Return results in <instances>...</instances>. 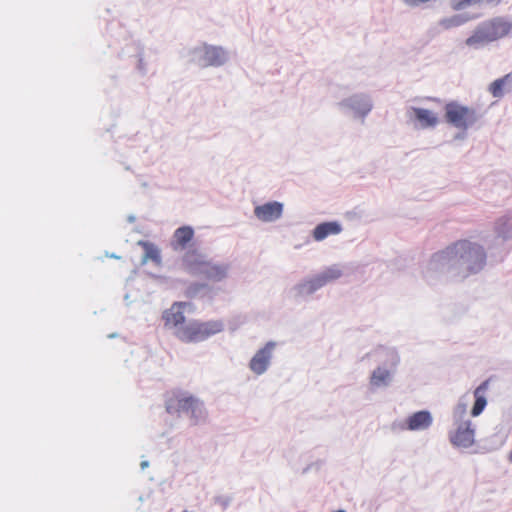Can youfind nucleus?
<instances>
[{
  "instance_id": "17",
  "label": "nucleus",
  "mask_w": 512,
  "mask_h": 512,
  "mask_svg": "<svg viewBox=\"0 0 512 512\" xmlns=\"http://www.w3.org/2000/svg\"><path fill=\"white\" fill-rule=\"evenodd\" d=\"M340 276L341 271L338 268H329L309 282L310 290H316Z\"/></svg>"
},
{
  "instance_id": "1",
  "label": "nucleus",
  "mask_w": 512,
  "mask_h": 512,
  "mask_svg": "<svg viewBox=\"0 0 512 512\" xmlns=\"http://www.w3.org/2000/svg\"><path fill=\"white\" fill-rule=\"evenodd\" d=\"M436 262L451 267H463L468 272H477L486 262L483 247L468 240H460L434 255Z\"/></svg>"
},
{
  "instance_id": "9",
  "label": "nucleus",
  "mask_w": 512,
  "mask_h": 512,
  "mask_svg": "<svg viewBox=\"0 0 512 512\" xmlns=\"http://www.w3.org/2000/svg\"><path fill=\"white\" fill-rule=\"evenodd\" d=\"M274 348L273 343H267L265 347L260 349L251 359L249 367L250 369L260 375L264 373L269 365L271 359V353Z\"/></svg>"
},
{
  "instance_id": "10",
  "label": "nucleus",
  "mask_w": 512,
  "mask_h": 512,
  "mask_svg": "<svg viewBox=\"0 0 512 512\" xmlns=\"http://www.w3.org/2000/svg\"><path fill=\"white\" fill-rule=\"evenodd\" d=\"M185 303L175 302L169 309L163 312L162 318L165 327L178 329L179 326L185 324V316L183 307Z\"/></svg>"
},
{
  "instance_id": "22",
  "label": "nucleus",
  "mask_w": 512,
  "mask_h": 512,
  "mask_svg": "<svg viewBox=\"0 0 512 512\" xmlns=\"http://www.w3.org/2000/svg\"><path fill=\"white\" fill-rule=\"evenodd\" d=\"M390 378V372L384 368H377L371 376L370 382L373 386L386 384Z\"/></svg>"
},
{
  "instance_id": "25",
  "label": "nucleus",
  "mask_w": 512,
  "mask_h": 512,
  "mask_svg": "<svg viewBox=\"0 0 512 512\" xmlns=\"http://www.w3.org/2000/svg\"><path fill=\"white\" fill-rule=\"evenodd\" d=\"M509 461L512 462V452L509 454Z\"/></svg>"
},
{
  "instance_id": "20",
  "label": "nucleus",
  "mask_w": 512,
  "mask_h": 512,
  "mask_svg": "<svg viewBox=\"0 0 512 512\" xmlns=\"http://www.w3.org/2000/svg\"><path fill=\"white\" fill-rule=\"evenodd\" d=\"M415 119L422 127H434L438 124V117L432 111L424 108H412Z\"/></svg>"
},
{
  "instance_id": "11",
  "label": "nucleus",
  "mask_w": 512,
  "mask_h": 512,
  "mask_svg": "<svg viewBox=\"0 0 512 512\" xmlns=\"http://www.w3.org/2000/svg\"><path fill=\"white\" fill-rule=\"evenodd\" d=\"M226 56L222 48L205 46L200 51L199 62L201 66H220L225 62Z\"/></svg>"
},
{
  "instance_id": "2",
  "label": "nucleus",
  "mask_w": 512,
  "mask_h": 512,
  "mask_svg": "<svg viewBox=\"0 0 512 512\" xmlns=\"http://www.w3.org/2000/svg\"><path fill=\"white\" fill-rule=\"evenodd\" d=\"M165 408L167 413L171 415H189L194 424H196L204 415L202 403L191 393L180 389H174L167 392Z\"/></svg>"
},
{
  "instance_id": "6",
  "label": "nucleus",
  "mask_w": 512,
  "mask_h": 512,
  "mask_svg": "<svg viewBox=\"0 0 512 512\" xmlns=\"http://www.w3.org/2000/svg\"><path fill=\"white\" fill-rule=\"evenodd\" d=\"M475 431L470 420L460 421L456 429L449 435L451 443L456 447L468 448L474 444Z\"/></svg>"
},
{
  "instance_id": "16",
  "label": "nucleus",
  "mask_w": 512,
  "mask_h": 512,
  "mask_svg": "<svg viewBox=\"0 0 512 512\" xmlns=\"http://www.w3.org/2000/svg\"><path fill=\"white\" fill-rule=\"evenodd\" d=\"M342 228L337 222H324L317 225L313 230V238L316 241H322L329 235H336L341 232Z\"/></svg>"
},
{
  "instance_id": "19",
  "label": "nucleus",
  "mask_w": 512,
  "mask_h": 512,
  "mask_svg": "<svg viewBox=\"0 0 512 512\" xmlns=\"http://www.w3.org/2000/svg\"><path fill=\"white\" fill-rule=\"evenodd\" d=\"M200 275H203L209 281H221L227 275V268L207 261Z\"/></svg>"
},
{
  "instance_id": "14",
  "label": "nucleus",
  "mask_w": 512,
  "mask_h": 512,
  "mask_svg": "<svg viewBox=\"0 0 512 512\" xmlns=\"http://www.w3.org/2000/svg\"><path fill=\"white\" fill-rule=\"evenodd\" d=\"M512 89V74H506L505 76L493 81L488 88V91L495 98H501L505 92L511 91Z\"/></svg>"
},
{
  "instance_id": "4",
  "label": "nucleus",
  "mask_w": 512,
  "mask_h": 512,
  "mask_svg": "<svg viewBox=\"0 0 512 512\" xmlns=\"http://www.w3.org/2000/svg\"><path fill=\"white\" fill-rule=\"evenodd\" d=\"M222 330L223 323L221 321L211 320L201 322L194 320L179 326L174 334L184 343H197L208 339Z\"/></svg>"
},
{
  "instance_id": "13",
  "label": "nucleus",
  "mask_w": 512,
  "mask_h": 512,
  "mask_svg": "<svg viewBox=\"0 0 512 512\" xmlns=\"http://www.w3.org/2000/svg\"><path fill=\"white\" fill-rule=\"evenodd\" d=\"M489 382V379L485 380L474 390L475 402L471 410V414L474 417L480 415L487 405L485 392L489 388Z\"/></svg>"
},
{
  "instance_id": "5",
  "label": "nucleus",
  "mask_w": 512,
  "mask_h": 512,
  "mask_svg": "<svg viewBox=\"0 0 512 512\" xmlns=\"http://www.w3.org/2000/svg\"><path fill=\"white\" fill-rule=\"evenodd\" d=\"M445 121L462 131H466L478 121V113L475 108L460 104L456 101L446 103L444 107Z\"/></svg>"
},
{
  "instance_id": "12",
  "label": "nucleus",
  "mask_w": 512,
  "mask_h": 512,
  "mask_svg": "<svg viewBox=\"0 0 512 512\" xmlns=\"http://www.w3.org/2000/svg\"><path fill=\"white\" fill-rule=\"evenodd\" d=\"M283 206L279 202H269L257 206L254 210L256 217L264 222L274 221L282 215Z\"/></svg>"
},
{
  "instance_id": "23",
  "label": "nucleus",
  "mask_w": 512,
  "mask_h": 512,
  "mask_svg": "<svg viewBox=\"0 0 512 512\" xmlns=\"http://www.w3.org/2000/svg\"><path fill=\"white\" fill-rule=\"evenodd\" d=\"M467 21L466 18L460 16V15H454L449 18H445L440 21V26H442L444 29H450L453 27L460 26L464 24Z\"/></svg>"
},
{
  "instance_id": "15",
  "label": "nucleus",
  "mask_w": 512,
  "mask_h": 512,
  "mask_svg": "<svg viewBox=\"0 0 512 512\" xmlns=\"http://www.w3.org/2000/svg\"><path fill=\"white\" fill-rule=\"evenodd\" d=\"M431 423L432 417L428 411L416 412L407 419V426L409 430H423L428 428Z\"/></svg>"
},
{
  "instance_id": "3",
  "label": "nucleus",
  "mask_w": 512,
  "mask_h": 512,
  "mask_svg": "<svg viewBox=\"0 0 512 512\" xmlns=\"http://www.w3.org/2000/svg\"><path fill=\"white\" fill-rule=\"evenodd\" d=\"M511 29L512 23L502 17H496L478 25L465 43L469 47L477 48L507 36Z\"/></svg>"
},
{
  "instance_id": "21",
  "label": "nucleus",
  "mask_w": 512,
  "mask_h": 512,
  "mask_svg": "<svg viewBox=\"0 0 512 512\" xmlns=\"http://www.w3.org/2000/svg\"><path fill=\"white\" fill-rule=\"evenodd\" d=\"M502 0H452L451 6L454 10H462L469 6L480 4H499Z\"/></svg>"
},
{
  "instance_id": "24",
  "label": "nucleus",
  "mask_w": 512,
  "mask_h": 512,
  "mask_svg": "<svg viewBox=\"0 0 512 512\" xmlns=\"http://www.w3.org/2000/svg\"><path fill=\"white\" fill-rule=\"evenodd\" d=\"M466 412V407L464 404H459L456 409H455V414L459 415L460 417H462Z\"/></svg>"
},
{
  "instance_id": "8",
  "label": "nucleus",
  "mask_w": 512,
  "mask_h": 512,
  "mask_svg": "<svg viewBox=\"0 0 512 512\" xmlns=\"http://www.w3.org/2000/svg\"><path fill=\"white\" fill-rule=\"evenodd\" d=\"M194 235V229L191 226L185 225L177 228L170 242L172 250L176 252L186 250L193 241Z\"/></svg>"
},
{
  "instance_id": "18",
  "label": "nucleus",
  "mask_w": 512,
  "mask_h": 512,
  "mask_svg": "<svg viewBox=\"0 0 512 512\" xmlns=\"http://www.w3.org/2000/svg\"><path fill=\"white\" fill-rule=\"evenodd\" d=\"M137 244L144 250L142 263L152 261L157 265L161 264V252L160 249L154 243L140 240L138 241Z\"/></svg>"
},
{
  "instance_id": "7",
  "label": "nucleus",
  "mask_w": 512,
  "mask_h": 512,
  "mask_svg": "<svg viewBox=\"0 0 512 512\" xmlns=\"http://www.w3.org/2000/svg\"><path fill=\"white\" fill-rule=\"evenodd\" d=\"M207 260L205 256L197 249H189L182 257L183 267L193 275H200Z\"/></svg>"
}]
</instances>
